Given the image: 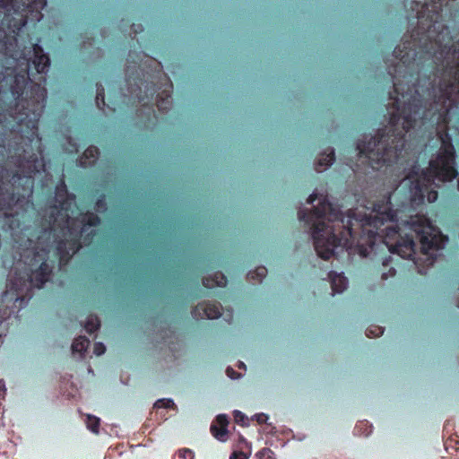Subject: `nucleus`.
Wrapping results in <instances>:
<instances>
[{
	"label": "nucleus",
	"instance_id": "f257e3e1",
	"mask_svg": "<svg viewBox=\"0 0 459 459\" xmlns=\"http://www.w3.org/2000/svg\"><path fill=\"white\" fill-rule=\"evenodd\" d=\"M443 0H431L417 13L418 24L393 52L394 111L388 126L368 142L359 141V159L373 170L394 177L396 187L366 206L344 214L319 200L312 211L299 210V221L311 224L315 250L329 260L340 247L362 257L376 252L377 241L392 254L414 260L416 238L423 255L443 249L448 241L424 215L411 212L435 203L439 185L456 178V152L449 134L454 121L459 134V30L443 21Z\"/></svg>",
	"mask_w": 459,
	"mask_h": 459
},
{
	"label": "nucleus",
	"instance_id": "f03ea898",
	"mask_svg": "<svg viewBox=\"0 0 459 459\" xmlns=\"http://www.w3.org/2000/svg\"><path fill=\"white\" fill-rule=\"evenodd\" d=\"M27 17L5 13L0 22V162L17 169L0 184V204H23L34 176L45 169L39 123L47 102L49 56L41 46L21 42Z\"/></svg>",
	"mask_w": 459,
	"mask_h": 459
},
{
	"label": "nucleus",
	"instance_id": "7ed1b4c3",
	"mask_svg": "<svg viewBox=\"0 0 459 459\" xmlns=\"http://www.w3.org/2000/svg\"><path fill=\"white\" fill-rule=\"evenodd\" d=\"M128 85L129 99L133 104L140 105L147 113V119L156 117V106L163 114H167L170 109L172 83L169 82V91L164 90L160 94L157 92L156 84L153 82H148L140 76L133 77L129 75L126 79Z\"/></svg>",
	"mask_w": 459,
	"mask_h": 459
},
{
	"label": "nucleus",
	"instance_id": "20e7f679",
	"mask_svg": "<svg viewBox=\"0 0 459 459\" xmlns=\"http://www.w3.org/2000/svg\"><path fill=\"white\" fill-rule=\"evenodd\" d=\"M65 222L66 225L63 229L64 238H55L54 240L55 255L60 266L66 265L74 255L82 249V245L91 246L97 236L96 230L85 232L84 228L78 225L77 219H71L67 212H65Z\"/></svg>",
	"mask_w": 459,
	"mask_h": 459
},
{
	"label": "nucleus",
	"instance_id": "39448f33",
	"mask_svg": "<svg viewBox=\"0 0 459 459\" xmlns=\"http://www.w3.org/2000/svg\"><path fill=\"white\" fill-rule=\"evenodd\" d=\"M28 266L27 281L30 287L41 289L49 281L55 267V261L49 260L48 248L33 247L24 255Z\"/></svg>",
	"mask_w": 459,
	"mask_h": 459
},
{
	"label": "nucleus",
	"instance_id": "423d86ee",
	"mask_svg": "<svg viewBox=\"0 0 459 459\" xmlns=\"http://www.w3.org/2000/svg\"><path fill=\"white\" fill-rule=\"evenodd\" d=\"M55 194H56V202L57 204H55L52 206V208L56 211V212H51L50 218L54 221H56V215L57 213H60L61 211L68 212V197L70 196L67 189V186L65 181L64 176L60 178L58 183L56 184L55 187Z\"/></svg>",
	"mask_w": 459,
	"mask_h": 459
},
{
	"label": "nucleus",
	"instance_id": "0eeeda50",
	"mask_svg": "<svg viewBox=\"0 0 459 459\" xmlns=\"http://www.w3.org/2000/svg\"><path fill=\"white\" fill-rule=\"evenodd\" d=\"M221 306L220 303H199L192 311L195 318L205 316L208 319L219 318L221 315Z\"/></svg>",
	"mask_w": 459,
	"mask_h": 459
},
{
	"label": "nucleus",
	"instance_id": "6e6552de",
	"mask_svg": "<svg viewBox=\"0 0 459 459\" xmlns=\"http://www.w3.org/2000/svg\"><path fill=\"white\" fill-rule=\"evenodd\" d=\"M215 421L210 428L212 435L219 441H226L228 437V417L224 414H220L216 417Z\"/></svg>",
	"mask_w": 459,
	"mask_h": 459
},
{
	"label": "nucleus",
	"instance_id": "1a4fd4ad",
	"mask_svg": "<svg viewBox=\"0 0 459 459\" xmlns=\"http://www.w3.org/2000/svg\"><path fill=\"white\" fill-rule=\"evenodd\" d=\"M328 277L331 281L332 294L342 293L348 287V279L342 273L333 271L329 272Z\"/></svg>",
	"mask_w": 459,
	"mask_h": 459
},
{
	"label": "nucleus",
	"instance_id": "9d476101",
	"mask_svg": "<svg viewBox=\"0 0 459 459\" xmlns=\"http://www.w3.org/2000/svg\"><path fill=\"white\" fill-rule=\"evenodd\" d=\"M227 282L228 279L221 272L215 273L212 278L203 279V285L207 289L212 288L214 286L225 287Z\"/></svg>",
	"mask_w": 459,
	"mask_h": 459
},
{
	"label": "nucleus",
	"instance_id": "9b49d317",
	"mask_svg": "<svg viewBox=\"0 0 459 459\" xmlns=\"http://www.w3.org/2000/svg\"><path fill=\"white\" fill-rule=\"evenodd\" d=\"M82 226L84 228L85 232H87V227H98L101 223V219L96 213L87 212L84 213L81 219Z\"/></svg>",
	"mask_w": 459,
	"mask_h": 459
},
{
	"label": "nucleus",
	"instance_id": "f8f14e48",
	"mask_svg": "<svg viewBox=\"0 0 459 459\" xmlns=\"http://www.w3.org/2000/svg\"><path fill=\"white\" fill-rule=\"evenodd\" d=\"M89 345L90 340L86 336H79L74 339L72 344V351L73 353H79L81 356H83Z\"/></svg>",
	"mask_w": 459,
	"mask_h": 459
},
{
	"label": "nucleus",
	"instance_id": "ddd939ff",
	"mask_svg": "<svg viewBox=\"0 0 459 459\" xmlns=\"http://www.w3.org/2000/svg\"><path fill=\"white\" fill-rule=\"evenodd\" d=\"M335 160V152L333 149L330 148L325 152L322 154V156L318 159L317 165L319 167H328L331 166Z\"/></svg>",
	"mask_w": 459,
	"mask_h": 459
},
{
	"label": "nucleus",
	"instance_id": "4468645a",
	"mask_svg": "<svg viewBox=\"0 0 459 459\" xmlns=\"http://www.w3.org/2000/svg\"><path fill=\"white\" fill-rule=\"evenodd\" d=\"M47 6V0H28L25 4L26 9L30 12H37L38 15L42 17L41 11Z\"/></svg>",
	"mask_w": 459,
	"mask_h": 459
},
{
	"label": "nucleus",
	"instance_id": "2eb2a0df",
	"mask_svg": "<svg viewBox=\"0 0 459 459\" xmlns=\"http://www.w3.org/2000/svg\"><path fill=\"white\" fill-rule=\"evenodd\" d=\"M100 155V150L96 146H89L82 153V159L91 160L89 163L95 164Z\"/></svg>",
	"mask_w": 459,
	"mask_h": 459
},
{
	"label": "nucleus",
	"instance_id": "dca6fc26",
	"mask_svg": "<svg viewBox=\"0 0 459 459\" xmlns=\"http://www.w3.org/2000/svg\"><path fill=\"white\" fill-rule=\"evenodd\" d=\"M100 320L96 316H91L87 319L85 325H84L86 332L89 333L90 334L95 333L97 330L100 329Z\"/></svg>",
	"mask_w": 459,
	"mask_h": 459
},
{
	"label": "nucleus",
	"instance_id": "f3484780",
	"mask_svg": "<svg viewBox=\"0 0 459 459\" xmlns=\"http://www.w3.org/2000/svg\"><path fill=\"white\" fill-rule=\"evenodd\" d=\"M95 101L99 108H103L105 103V89L101 83H96Z\"/></svg>",
	"mask_w": 459,
	"mask_h": 459
},
{
	"label": "nucleus",
	"instance_id": "a211bd4d",
	"mask_svg": "<svg viewBox=\"0 0 459 459\" xmlns=\"http://www.w3.org/2000/svg\"><path fill=\"white\" fill-rule=\"evenodd\" d=\"M267 275V269L264 266H258L255 268L254 272H250L249 276L253 280H256L259 282H262V281L266 277Z\"/></svg>",
	"mask_w": 459,
	"mask_h": 459
},
{
	"label": "nucleus",
	"instance_id": "6ab92c4d",
	"mask_svg": "<svg viewBox=\"0 0 459 459\" xmlns=\"http://www.w3.org/2000/svg\"><path fill=\"white\" fill-rule=\"evenodd\" d=\"M100 422V420L98 417H95L92 415L87 416V420H86L87 428L95 434L99 433Z\"/></svg>",
	"mask_w": 459,
	"mask_h": 459
},
{
	"label": "nucleus",
	"instance_id": "aec40b11",
	"mask_svg": "<svg viewBox=\"0 0 459 459\" xmlns=\"http://www.w3.org/2000/svg\"><path fill=\"white\" fill-rule=\"evenodd\" d=\"M20 291H21V290L17 287V283L14 281H11V283L9 285V290L4 292L3 299H5L9 292H13L12 293L13 299H14L15 301H17L19 299L22 300Z\"/></svg>",
	"mask_w": 459,
	"mask_h": 459
},
{
	"label": "nucleus",
	"instance_id": "412c9836",
	"mask_svg": "<svg viewBox=\"0 0 459 459\" xmlns=\"http://www.w3.org/2000/svg\"><path fill=\"white\" fill-rule=\"evenodd\" d=\"M384 333V328L377 325H372L366 330V335L368 338L379 337Z\"/></svg>",
	"mask_w": 459,
	"mask_h": 459
},
{
	"label": "nucleus",
	"instance_id": "4be33fe9",
	"mask_svg": "<svg viewBox=\"0 0 459 459\" xmlns=\"http://www.w3.org/2000/svg\"><path fill=\"white\" fill-rule=\"evenodd\" d=\"M95 209L98 212H104L108 209L105 194H101L95 202Z\"/></svg>",
	"mask_w": 459,
	"mask_h": 459
},
{
	"label": "nucleus",
	"instance_id": "5701e85b",
	"mask_svg": "<svg viewBox=\"0 0 459 459\" xmlns=\"http://www.w3.org/2000/svg\"><path fill=\"white\" fill-rule=\"evenodd\" d=\"M154 407L155 408L173 409L175 407V403H174L173 400H171V399L162 398V399H159L158 401H156V403H154Z\"/></svg>",
	"mask_w": 459,
	"mask_h": 459
},
{
	"label": "nucleus",
	"instance_id": "b1692460",
	"mask_svg": "<svg viewBox=\"0 0 459 459\" xmlns=\"http://www.w3.org/2000/svg\"><path fill=\"white\" fill-rule=\"evenodd\" d=\"M256 459H275L274 453L270 448H263L255 455Z\"/></svg>",
	"mask_w": 459,
	"mask_h": 459
},
{
	"label": "nucleus",
	"instance_id": "393cba45",
	"mask_svg": "<svg viewBox=\"0 0 459 459\" xmlns=\"http://www.w3.org/2000/svg\"><path fill=\"white\" fill-rule=\"evenodd\" d=\"M178 455L180 459H195V453L188 448L179 449Z\"/></svg>",
	"mask_w": 459,
	"mask_h": 459
},
{
	"label": "nucleus",
	"instance_id": "a878e982",
	"mask_svg": "<svg viewBox=\"0 0 459 459\" xmlns=\"http://www.w3.org/2000/svg\"><path fill=\"white\" fill-rule=\"evenodd\" d=\"M106 351V346L102 342H95L93 346V353L96 356H100Z\"/></svg>",
	"mask_w": 459,
	"mask_h": 459
},
{
	"label": "nucleus",
	"instance_id": "bb28decb",
	"mask_svg": "<svg viewBox=\"0 0 459 459\" xmlns=\"http://www.w3.org/2000/svg\"><path fill=\"white\" fill-rule=\"evenodd\" d=\"M235 420L238 423H241V425H246L247 421V418L244 413L239 411H235L234 412Z\"/></svg>",
	"mask_w": 459,
	"mask_h": 459
},
{
	"label": "nucleus",
	"instance_id": "cd10ccee",
	"mask_svg": "<svg viewBox=\"0 0 459 459\" xmlns=\"http://www.w3.org/2000/svg\"><path fill=\"white\" fill-rule=\"evenodd\" d=\"M13 7V0H0V8L10 12Z\"/></svg>",
	"mask_w": 459,
	"mask_h": 459
},
{
	"label": "nucleus",
	"instance_id": "c85d7f7f",
	"mask_svg": "<svg viewBox=\"0 0 459 459\" xmlns=\"http://www.w3.org/2000/svg\"><path fill=\"white\" fill-rule=\"evenodd\" d=\"M230 459H247V455L242 451H235L231 454Z\"/></svg>",
	"mask_w": 459,
	"mask_h": 459
},
{
	"label": "nucleus",
	"instance_id": "c756f323",
	"mask_svg": "<svg viewBox=\"0 0 459 459\" xmlns=\"http://www.w3.org/2000/svg\"><path fill=\"white\" fill-rule=\"evenodd\" d=\"M255 419L258 424H264L267 421L268 416L264 413H259L255 415Z\"/></svg>",
	"mask_w": 459,
	"mask_h": 459
},
{
	"label": "nucleus",
	"instance_id": "7c9ffc66",
	"mask_svg": "<svg viewBox=\"0 0 459 459\" xmlns=\"http://www.w3.org/2000/svg\"><path fill=\"white\" fill-rule=\"evenodd\" d=\"M226 373H227L228 377H230V378L238 377V374L236 373V371L232 368H228L226 369Z\"/></svg>",
	"mask_w": 459,
	"mask_h": 459
},
{
	"label": "nucleus",
	"instance_id": "2f4dec72",
	"mask_svg": "<svg viewBox=\"0 0 459 459\" xmlns=\"http://www.w3.org/2000/svg\"><path fill=\"white\" fill-rule=\"evenodd\" d=\"M317 199H318L317 195L316 193H313L307 199V204H313Z\"/></svg>",
	"mask_w": 459,
	"mask_h": 459
},
{
	"label": "nucleus",
	"instance_id": "473e14b6",
	"mask_svg": "<svg viewBox=\"0 0 459 459\" xmlns=\"http://www.w3.org/2000/svg\"><path fill=\"white\" fill-rule=\"evenodd\" d=\"M391 260H392V258L390 255L388 257H385L383 261V266H385V267L388 266Z\"/></svg>",
	"mask_w": 459,
	"mask_h": 459
},
{
	"label": "nucleus",
	"instance_id": "72a5a7b5",
	"mask_svg": "<svg viewBox=\"0 0 459 459\" xmlns=\"http://www.w3.org/2000/svg\"><path fill=\"white\" fill-rule=\"evenodd\" d=\"M388 273H389V275L390 276H394L395 273H396V271L394 267H390L389 270H388Z\"/></svg>",
	"mask_w": 459,
	"mask_h": 459
},
{
	"label": "nucleus",
	"instance_id": "f704fd0d",
	"mask_svg": "<svg viewBox=\"0 0 459 459\" xmlns=\"http://www.w3.org/2000/svg\"><path fill=\"white\" fill-rule=\"evenodd\" d=\"M238 368L246 369V365L242 361H238Z\"/></svg>",
	"mask_w": 459,
	"mask_h": 459
},
{
	"label": "nucleus",
	"instance_id": "c9c22d12",
	"mask_svg": "<svg viewBox=\"0 0 459 459\" xmlns=\"http://www.w3.org/2000/svg\"><path fill=\"white\" fill-rule=\"evenodd\" d=\"M381 278H382L383 280H386V279L388 278V274H387V273H382Z\"/></svg>",
	"mask_w": 459,
	"mask_h": 459
},
{
	"label": "nucleus",
	"instance_id": "e433bc0d",
	"mask_svg": "<svg viewBox=\"0 0 459 459\" xmlns=\"http://www.w3.org/2000/svg\"><path fill=\"white\" fill-rule=\"evenodd\" d=\"M142 30H143L142 29H140L139 30H136V29H134V34H137L138 32H140V31H142Z\"/></svg>",
	"mask_w": 459,
	"mask_h": 459
},
{
	"label": "nucleus",
	"instance_id": "4c0bfd02",
	"mask_svg": "<svg viewBox=\"0 0 459 459\" xmlns=\"http://www.w3.org/2000/svg\"><path fill=\"white\" fill-rule=\"evenodd\" d=\"M458 189H459V178H458Z\"/></svg>",
	"mask_w": 459,
	"mask_h": 459
}]
</instances>
